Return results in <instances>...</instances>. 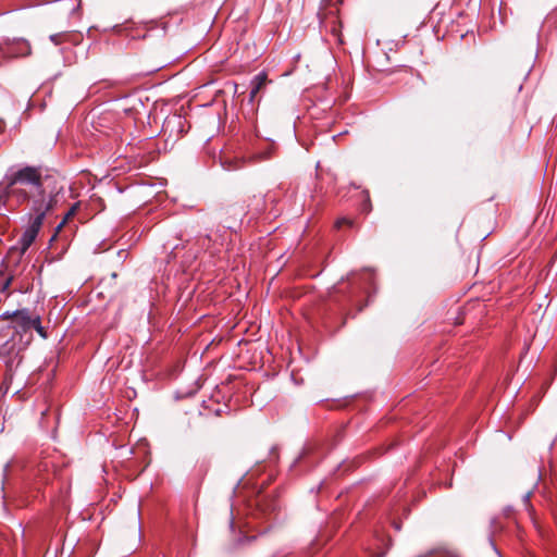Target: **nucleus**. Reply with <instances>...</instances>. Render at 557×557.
<instances>
[{"label":"nucleus","mask_w":557,"mask_h":557,"mask_svg":"<svg viewBox=\"0 0 557 557\" xmlns=\"http://www.w3.org/2000/svg\"><path fill=\"white\" fill-rule=\"evenodd\" d=\"M256 97H257V95H255V94H252L251 91H249L248 102H249L250 104H253V103H255V101H256Z\"/></svg>","instance_id":"obj_20"},{"label":"nucleus","mask_w":557,"mask_h":557,"mask_svg":"<svg viewBox=\"0 0 557 557\" xmlns=\"http://www.w3.org/2000/svg\"><path fill=\"white\" fill-rule=\"evenodd\" d=\"M273 149H274V146L271 145L267 148V150H264L263 152H261L260 154H257V156H253V157H250V161L252 162H259V161H263V160H268L272 157L273 154Z\"/></svg>","instance_id":"obj_9"},{"label":"nucleus","mask_w":557,"mask_h":557,"mask_svg":"<svg viewBox=\"0 0 557 557\" xmlns=\"http://www.w3.org/2000/svg\"><path fill=\"white\" fill-rule=\"evenodd\" d=\"M79 8V4L76 8H73L72 12H75Z\"/></svg>","instance_id":"obj_24"},{"label":"nucleus","mask_w":557,"mask_h":557,"mask_svg":"<svg viewBox=\"0 0 557 557\" xmlns=\"http://www.w3.org/2000/svg\"><path fill=\"white\" fill-rule=\"evenodd\" d=\"M12 315L13 329L16 333L22 334L34 329L42 338L48 337L45 327L41 325V319L39 315H32L27 309L15 310L12 312Z\"/></svg>","instance_id":"obj_3"},{"label":"nucleus","mask_w":557,"mask_h":557,"mask_svg":"<svg viewBox=\"0 0 557 557\" xmlns=\"http://www.w3.org/2000/svg\"><path fill=\"white\" fill-rule=\"evenodd\" d=\"M2 184L9 199H15L17 203L28 200L34 191L42 188V172L38 166H24L11 170L5 174Z\"/></svg>","instance_id":"obj_1"},{"label":"nucleus","mask_w":557,"mask_h":557,"mask_svg":"<svg viewBox=\"0 0 557 557\" xmlns=\"http://www.w3.org/2000/svg\"><path fill=\"white\" fill-rule=\"evenodd\" d=\"M252 79L253 82L261 83V85L265 86L268 76L265 72H260Z\"/></svg>","instance_id":"obj_14"},{"label":"nucleus","mask_w":557,"mask_h":557,"mask_svg":"<svg viewBox=\"0 0 557 557\" xmlns=\"http://www.w3.org/2000/svg\"><path fill=\"white\" fill-rule=\"evenodd\" d=\"M343 135H348V131L345 129V131H341V132H338L336 134H332L331 135V139L332 140L338 139V137H341Z\"/></svg>","instance_id":"obj_15"},{"label":"nucleus","mask_w":557,"mask_h":557,"mask_svg":"<svg viewBox=\"0 0 557 557\" xmlns=\"http://www.w3.org/2000/svg\"><path fill=\"white\" fill-rule=\"evenodd\" d=\"M82 34L64 32V41H69L73 45H78L82 40Z\"/></svg>","instance_id":"obj_10"},{"label":"nucleus","mask_w":557,"mask_h":557,"mask_svg":"<svg viewBox=\"0 0 557 557\" xmlns=\"http://www.w3.org/2000/svg\"><path fill=\"white\" fill-rule=\"evenodd\" d=\"M36 237H37L36 231L26 228L18 240V247L11 248V252H13L15 249H18L20 256H23L27 251V249L32 246V244L34 243Z\"/></svg>","instance_id":"obj_6"},{"label":"nucleus","mask_w":557,"mask_h":557,"mask_svg":"<svg viewBox=\"0 0 557 557\" xmlns=\"http://www.w3.org/2000/svg\"><path fill=\"white\" fill-rule=\"evenodd\" d=\"M144 139H149V140L157 139V135H149V136H146Z\"/></svg>","instance_id":"obj_23"},{"label":"nucleus","mask_w":557,"mask_h":557,"mask_svg":"<svg viewBox=\"0 0 557 557\" xmlns=\"http://www.w3.org/2000/svg\"><path fill=\"white\" fill-rule=\"evenodd\" d=\"M250 91H251L252 94H255V95H258V94L260 92V90H259V89H256V88H253L252 86H250Z\"/></svg>","instance_id":"obj_22"},{"label":"nucleus","mask_w":557,"mask_h":557,"mask_svg":"<svg viewBox=\"0 0 557 557\" xmlns=\"http://www.w3.org/2000/svg\"><path fill=\"white\" fill-rule=\"evenodd\" d=\"M186 121L181 115H173L168 117L162 126L163 135L168 137H176V139L183 137L186 133L185 131Z\"/></svg>","instance_id":"obj_5"},{"label":"nucleus","mask_w":557,"mask_h":557,"mask_svg":"<svg viewBox=\"0 0 557 557\" xmlns=\"http://www.w3.org/2000/svg\"><path fill=\"white\" fill-rule=\"evenodd\" d=\"M17 125H18V122H17V123H15V124H14V125L9 129V132H8V136H10V137L16 136L15 131H16V128H17Z\"/></svg>","instance_id":"obj_16"},{"label":"nucleus","mask_w":557,"mask_h":557,"mask_svg":"<svg viewBox=\"0 0 557 557\" xmlns=\"http://www.w3.org/2000/svg\"><path fill=\"white\" fill-rule=\"evenodd\" d=\"M91 127L92 139H123L124 136V127L112 115H103L92 121Z\"/></svg>","instance_id":"obj_2"},{"label":"nucleus","mask_w":557,"mask_h":557,"mask_svg":"<svg viewBox=\"0 0 557 557\" xmlns=\"http://www.w3.org/2000/svg\"><path fill=\"white\" fill-rule=\"evenodd\" d=\"M76 208H77V205H74L67 212L66 214L64 215L63 220L61 221V223L59 224L58 226V230L62 228L63 225L70 220L72 219L75 213H76Z\"/></svg>","instance_id":"obj_12"},{"label":"nucleus","mask_w":557,"mask_h":557,"mask_svg":"<svg viewBox=\"0 0 557 557\" xmlns=\"http://www.w3.org/2000/svg\"><path fill=\"white\" fill-rule=\"evenodd\" d=\"M45 218V211H40L32 221L30 225L27 227V230H34L36 231V234L38 235V232L42 225Z\"/></svg>","instance_id":"obj_8"},{"label":"nucleus","mask_w":557,"mask_h":557,"mask_svg":"<svg viewBox=\"0 0 557 557\" xmlns=\"http://www.w3.org/2000/svg\"><path fill=\"white\" fill-rule=\"evenodd\" d=\"M1 319H2V320H9V319H11V320L13 321L12 312H9V311L4 312V313L1 315Z\"/></svg>","instance_id":"obj_19"},{"label":"nucleus","mask_w":557,"mask_h":557,"mask_svg":"<svg viewBox=\"0 0 557 557\" xmlns=\"http://www.w3.org/2000/svg\"><path fill=\"white\" fill-rule=\"evenodd\" d=\"M239 162V160H235V163L236 165H231V163L226 166L227 170H232V169H238L240 165H237V163Z\"/></svg>","instance_id":"obj_21"},{"label":"nucleus","mask_w":557,"mask_h":557,"mask_svg":"<svg viewBox=\"0 0 557 557\" xmlns=\"http://www.w3.org/2000/svg\"><path fill=\"white\" fill-rule=\"evenodd\" d=\"M361 195H362V202L360 205V211L362 213H370L371 210H372V202H371V198H370V193L368 189H363L361 191Z\"/></svg>","instance_id":"obj_7"},{"label":"nucleus","mask_w":557,"mask_h":557,"mask_svg":"<svg viewBox=\"0 0 557 557\" xmlns=\"http://www.w3.org/2000/svg\"><path fill=\"white\" fill-rule=\"evenodd\" d=\"M250 86L259 90H261L264 87L263 85H261V83L253 82V79H251Z\"/></svg>","instance_id":"obj_18"},{"label":"nucleus","mask_w":557,"mask_h":557,"mask_svg":"<svg viewBox=\"0 0 557 557\" xmlns=\"http://www.w3.org/2000/svg\"><path fill=\"white\" fill-rule=\"evenodd\" d=\"M354 225H355V221L349 218H339L335 221V224H334V226L338 230L342 228L343 226L354 227Z\"/></svg>","instance_id":"obj_11"},{"label":"nucleus","mask_w":557,"mask_h":557,"mask_svg":"<svg viewBox=\"0 0 557 557\" xmlns=\"http://www.w3.org/2000/svg\"><path fill=\"white\" fill-rule=\"evenodd\" d=\"M5 132H7L5 122L2 119H0V135L5 134Z\"/></svg>","instance_id":"obj_17"},{"label":"nucleus","mask_w":557,"mask_h":557,"mask_svg":"<svg viewBox=\"0 0 557 557\" xmlns=\"http://www.w3.org/2000/svg\"><path fill=\"white\" fill-rule=\"evenodd\" d=\"M50 41L53 42L55 46L60 45L62 41H64V32L52 34L49 37Z\"/></svg>","instance_id":"obj_13"},{"label":"nucleus","mask_w":557,"mask_h":557,"mask_svg":"<svg viewBox=\"0 0 557 557\" xmlns=\"http://www.w3.org/2000/svg\"><path fill=\"white\" fill-rule=\"evenodd\" d=\"M0 53L4 59L23 58L32 53V48L24 38L1 37Z\"/></svg>","instance_id":"obj_4"}]
</instances>
